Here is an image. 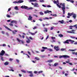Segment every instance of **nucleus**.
I'll return each instance as SVG.
<instances>
[{
  "label": "nucleus",
  "mask_w": 77,
  "mask_h": 77,
  "mask_svg": "<svg viewBox=\"0 0 77 77\" xmlns=\"http://www.w3.org/2000/svg\"><path fill=\"white\" fill-rule=\"evenodd\" d=\"M10 69H8L9 71H12L13 72H14V70H13L12 69H13V68L11 67H10Z\"/></svg>",
  "instance_id": "aec40b11"
},
{
  "label": "nucleus",
  "mask_w": 77,
  "mask_h": 77,
  "mask_svg": "<svg viewBox=\"0 0 77 77\" xmlns=\"http://www.w3.org/2000/svg\"><path fill=\"white\" fill-rule=\"evenodd\" d=\"M2 34H5V32H4L3 31H2Z\"/></svg>",
  "instance_id": "338daca9"
},
{
  "label": "nucleus",
  "mask_w": 77,
  "mask_h": 77,
  "mask_svg": "<svg viewBox=\"0 0 77 77\" xmlns=\"http://www.w3.org/2000/svg\"><path fill=\"white\" fill-rule=\"evenodd\" d=\"M54 66H57V65H58V63H55L54 65Z\"/></svg>",
  "instance_id": "c9c22d12"
},
{
  "label": "nucleus",
  "mask_w": 77,
  "mask_h": 77,
  "mask_svg": "<svg viewBox=\"0 0 77 77\" xmlns=\"http://www.w3.org/2000/svg\"><path fill=\"white\" fill-rule=\"evenodd\" d=\"M54 50H55L56 51H59L60 49H59V47L58 46H54Z\"/></svg>",
  "instance_id": "20e7f679"
},
{
  "label": "nucleus",
  "mask_w": 77,
  "mask_h": 77,
  "mask_svg": "<svg viewBox=\"0 0 77 77\" xmlns=\"http://www.w3.org/2000/svg\"><path fill=\"white\" fill-rule=\"evenodd\" d=\"M15 9V10H18V7L16 6L14 8Z\"/></svg>",
  "instance_id": "2f4dec72"
},
{
  "label": "nucleus",
  "mask_w": 77,
  "mask_h": 77,
  "mask_svg": "<svg viewBox=\"0 0 77 77\" xmlns=\"http://www.w3.org/2000/svg\"><path fill=\"white\" fill-rule=\"evenodd\" d=\"M42 49H48V48H47V47H42Z\"/></svg>",
  "instance_id": "c756f323"
},
{
  "label": "nucleus",
  "mask_w": 77,
  "mask_h": 77,
  "mask_svg": "<svg viewBox=\"0 0 77 77\" xmlns=\"http://www.w3.org/2000/svg\"><path fill=\"white\" fill-rule=\"evenodd\" d=\"M71 38H73L74 39H75V38H75V37L74 36H73V37H72V36H71L70 37Z\"/></svg>",
  "instance_id": "3c124183"
},
{
  "label": "nucleus",
  "mask_w": 77,
  "mask_h": 77,
  "mask_svg": "<svg viewBox=\"0 0 77 77\" xmlns=\"http://www.w3.org/2000/svg\"><path fill=\"white\" fill-rule=\"evenodd\" d=\"M37 29V26H34V27L33 28V29L35 30V29Z\"/></svg>",
  "instance_id": "a19ab883"
},
{
  "label": "nucleus",
  "mask_w": 77,
  "mask_h": 77,
  "mask_svg": "<svg viewBox=\"0 0 77 77\" xmlns=\"http://www.w3.org/2000/svg\"><path fill=\"white\" fill-rule=\"evenodd\" d=\"M54 26H53V27H51V30H53V29H54Z\"/></svg>",
  "instance_id": "f704fd0d"
},
{
  "label": "nucleus",
  "mask_w": 77,
  "mask_h": 77,
  "mask_svg": "<svg viewBox=\"0 0 77 77\" xmlns=\"http://www.w3.org/2000/svg\"><path fill=\"white\" fill-rule=\"evenodd\" d=\"M75 70V68H74L73 69H72V70H71V71H74Z\"/></svg>",
  "instance_id": "e2e57ef3"
},
{
  "label": "nucleus",
  "mask_w": 77,
  "mask_h": 77,
  "mask_svg": "<svg viewBox=\"0 0 77 77\" xmlns=\"http://www.w3.org/2000/svg\"><path fill=\"white\" fill-rule=\"evenodd\" d=\"M69 29H72V27H73V26H69Z\"/></svg>",
  "instance_id": "bb28decb"
},
{
  "label": "nucleus",
  "mask_w": 77,
  "mask_h": 77,
  "mask_svg": "<svg viewBox=\"0 0 77 77\" xmlns=\"http://www.w3.org/2000/svg\"><path fill=\"white\" fill-rule=\"evenodd\" d=\"M31 35H35V33H31Z\"/></svg>",
  "instance_id": "774afa93"
},
{
  "label": "nucleus",
  "mask_w": 77,
  "mask_h": 77,
  "mask_svg": "<svg viewBox=\"0 0 77 77\" xmlns=\"http://www.w3.org/2000/svg\"><path fill=\"white\" fill-rule=\"evenodd\" d=\"M40 14L42 15H44V13L42 12H40Z\"/></svg>",
  "instance_id": "de8ad7c7"
},
{
  "label": "nucleus",
  "mask_w": 77,
  "mask_h": 77,
  "mask_svg": "<svg viewBox=\"0 0 77 77\" xmlns=\"http://www.w3.org/2000/svg\"><path fill=\"white\" fill-rule=\"evenodd\" d=\"M68 33H74V32H72L71 31H68Z\"/></svg>",
  "instance_id": "37998d69"
},
{
  "label": "nucleus",
  "mask_w": 77,
  "mask_h": 77,
  "mask_svg": "<svg viewBox=\"0 0 77 77\" xmlns=\"http://www.w3.org/2000/svg\"><path fill=\"white\" fill-rule=\"evenodd\" d=\"M52 16L53 17H57V15L56 14H54V15H53Z\"/></svg>",
  "instance_id": "79ce46f5"
},
{
  "label": "nucleus",
  "mask_w": 77,
  "mask_h": 77,
  "mask_svg": "<svg viewBox=\"0 0 77 77\" xmlns=\"http://www.w3.org/2000/svg\"><path fill=\"white\" fill-rule=\"evenodd\" d=\"M62 57H64V58H69V56L66 55H63V56H61L59 57V58L61 59Z\"/></svg>",
  "instance_id": "7ed1b4c3"
},
{
  "label": "nucleus",
  "mask_w": 77,
  "mask_h": 77,
  "mask_svg": "<svg viewBox=\"0 0 77 77\" xmlns=\"http://www.w3.org/2000/svg\"><path fill=\"white\" fill-rule=\"evenodd\" d=\"M9 25L10 26H13V24H12V23H10Z\"/></svg>",
  "instance_id": "8fccbe9b"
},
{
  "label": "nucleus",
  "mask_w": 77,
  "mask_h": 77,
  "mask_svg": "<svg viewBox=\"0 0 77 77\" xmlns=\"http://www.w3.org/2000/svg\"><path fill=\"white\" fill-rule=\"evenodd\" d=\"M47 50H48L49 51H53V49L50 48H49L47 49Z\"/></svg>",
  "instance_id": "393cba45"
},
{
  "label": "nucleus",
  "mask_w": 77,
  "mask_h": 77,
  "mask_svg": "<svg viewBox=\"0 0 77 77\" xmlns=\"http://www.w3.org/2000/svg\"><path fill=\"white\" fill-rule=\"evenodd\" d=\"M29 18L28 19V20H32V18L33 17H32L29 16Z\"/></svg>",
  "instance_id": "a211bd4d"
},
{
  "label": "nucleus",
  "mask_w": 77,
  "mask_h": 77,
  "mask_svg": "<svg viewBox=\"0 0 77 77\" xmlns=\"http://www.w3.org/2000/svg\"><path fill=\"white\" fill-rule=\"evenodd\" d=\"M29 2H36V0H29Z\"/></svg>",
  "instance_id": "5701e85b"
},
{
  "label": "nucleus",
  "mask_w": 77,
  "mask_h": 77,
  "mask_svg": "<svg viewBox=\"0 0 77 77\" xmlns=\"http://www.w3.org/2000/svg\"><path fill=\"white\" fill-rule=\"evenodd\" d=\"M50 12L51 13L52 12L51 11H49V10H48L46 11H45V14H47V13H50Z\"/></svg>",
  "instance_id": "ddd939ff"
},
{
  "label": "nucleus",
  "mask_w": 77,
  "mask_h": 77,
  "mask_svg": "<svg viewBox=\"0 0 77 77\" xmlns=\"http://www.w3.org/2000/svg\"><path fill=\"white\" fill-rule=\"evenodd\" d=\"M35 59L36 60H40L39 58L37 57H35Z\"/></svg>",
  "instance_id": "cd10ccee"
},
{
  "label": "nucleus",
  "mask_w": 77,
  "mask_h": 77,
  "mask_svg": "<svg viewBox=\"0 0 77 77\" xmlns=\"http://www.w3.org/2000/svg\"><path fill=\"white\" fill-rule=\"evenodd\" d=\"M44 29H45V30H44V31H45L46 32H47V28H44Z\"/></svg>",
  "instance_id": "7c9ffc66"
},
{
  "label": "nucleus",
  "mask_w": 77,
  "mask_h": 77,
  "mask_svg": "<svg viewBox=\"0 0 77 77\" xmlns=\"http://www.w3.org/2000/svg\"><path fill=\"white\" fill-rule=\"evenodd\" d=\"M77 25H74L73 26V27H75V28H76V27H77Z\"/></svg>",
  "instance_id": "680f3d73"
},
{
  "label": "nucleus",
  "mask_w": 77,
  "mask_h": 77,
  "mask_svg": "<svg viewBox=\"0 0 77 77\" xmlns=\"http://www.w3.org/2000/svg\"><path fill=\"white\" fill-rule=\"evenodd\" d=\"M52 39H56V38L54 37H51Z\"/></svg>",
  "instance_id": "e433bc0d"
},
{
  "label": "nucleus",
  "mask_w": 77,
  "mask_h": 77,
  "mask_svg": "<svg viewBox=\"0 0 77 77\" xmlns=\"http://www.w3.org/2000/svg\"><path fill=\"white\" fill-rule=\"evenodd\" d=\"M42 57V58H43L44 57H45V55H43L41 56Z\"/></svg>",
  "instance_id": "4d7b16f0"
},
{
  "label": "nucleus",
  "mask_w": 77,
  "mask_h": 77,
  "mask_svg": "<svg viewBox=\"0 0 77 77\" xmlns=\"http://www.w3.org/2000/svg\"><path fill=\"white\" fill-rule=\"evenodd\" d=\"M17 3H23L24 2V1L23 0H19L18 1H17Z\"/></svg>",
  "instance_id": "2eb2a0df"
},
{
  "label": "nucleus",
  "mask_w": 77,
  "mask_h": 77,
  "mask_svg": "<svg viewBox=\"0 0 77 77\" xmlns=\"http://www.w3.org/2000/svg\"><path fill=\"white\" fill-rule=\"evenodd\" d=\"M43 72V71H40L38 72V73L40 74L41 73H42Z\"/></svg>",
  "instance_id": "473e14b6"
},
{
  "label": "nucleus",
  "mask_w": 77,
  "mask_h": 77,
  "mask_svg": "<svg viewBox=\"0 0 77 77\" xmlns=\"http://www.w3.org/2000/svg\"><path fill=\"white\" fill-rule=\"evenodd\" d=\"M21 8L22 9H28V7L26 6H25V5H22L21 7Z\"/></svg>",
  "instance_id": "0eeeda50"
},
{
  "label": "nucleus",
  "mask_w": 77,
  "mask_h": 77,
  "mask_svg": "<svg viewBox=\"0 0 77 77\" xmlns=\"http://www.w3.org/2000/svg\"><path fill=\"white\" fill-rule=\"evenodd\" d=\"M29 38L31 40H33V38H32V37H29Z\"/></svg>",
  "instance_id": "c03bdc74"
},
{
  "label": "nucleus",
  "mask_w": 77,
  "mask_h": 77,
  "mask_svg": "<svg viewBox=\"0 0 77 77\" xmlns=\"http://www.w3.org/2000/svg\"><path fill=\"white\" fill-rule=\"evenodd\" d=\"M68 16L71 17V16H72V15H73V13H68Z\"/></svg>",
  "instance_id": "f8f14e48"
},
{
  "label": "nucleus",
  "mask_w": 77,
  "mask_h": 77,
  "mask_svg": "<svg viewBox=\"0 0 77 77\" xmlns=\"http://www.w3.org/2000/svg\"><path fill=\"white\" fill-rule=\"evenodd\" d=\"M74 44H75V45H77V42H75V43H74Z\"/></svg>",
  "instance_id": "0e129e2a"
},
{
  "label": "nucleus",
  "mask_w": 77,
  "mask_h": 77,
  "mask_svg": "<svg viewBox=\"0 0 77 77\" xmlns=\"http://www.w3.org/2000/svg\"><path fill=\"white\" fill-rule=\"evenodd\" d=\"M9 64V63L8 62H5L4 63L5 65H8Z\"/></svg>",
  "instance_id": "4be33fe9"
},
{
  "label": "nucleus",
  "mask_w": 77,
  "mask_h": 77,
  "mask_svg": "<svg viewBox=\"0 0 77 77\" xmlns=\"http://www.w3.org/2000/svg\"><path fill=\"white\" fill-rule=\"evenodd\" d=\"M39 2H41V3H44V0H40Z\"/></svg>",
  "instance_id": "c85d7f7f"
},
{
  "label": "nucleus",
  "mask_w": 77,
  "mask_h": 77,
  "mask_svg": "<svg viewBox=\"0 0 77 77\" xmlns=\"http://www.w3.org/2000/svg\"><path fill=\"white\" fill-rule=\"evenodd\" d=\"M67 2H70L71 3H73L74 1L72 0H66Z\"/></svg>",
  "instance_id": "6ab92c4d"
},
{
  "label": "nucleus",
  "mask_w": 77,
  "mask_h": 77,
  "mask_svg": "<svg viewBox=\"0 0 77 77\" xmlns=\"http://www.w3.org/2000/svg\"><path fill=\"white\" fill-rule=\"evenodd\" d=\"M59 37H60V38H61L62 37H63V35L62 34H59Z\"/></svg>",
  "instance_id": "b1692460"
},
{
  "label": "nucleus",
  "mask_w": 77,
  "mask_h": 77,
  "mask_svg": "<svg viewBox=\"0 0 77 77\" xmlns=\"http://www.w3.org/2000/svg\"><path fill=\"white\" fill-rule=\"evenodd\" d=\"M28 53L29 54V55H31V54H30V53L29 51H28Z\"/></svg>",
  "instance_id": "bf43d9fd"
},
{
  "label": "nucleus",
  "mask_w": 77,
  "mask_h": 77,
  "mask_svg": "<svg viewBox=\"0 0 77 77\" xmlns=\"http://www.w3.org/2000/svg\"><path fill=\"white\" fill-rule=\"evenodd\" d=\"M9 60L10 61H12V60H13V59H12V58H10Z\"/></svg>",
  "instance_id": "052dcab7"
},
{
  "label": "nucleus",
  "mask_w": 77,
  "mask_h": 77,
  "mask_svg": "<svg viewBox=\"0 0 77 77\" xmlns=\"http://www.w3.org/2000/svg\"><path fill=\"white\" fill-rule=\"evenodd\" d=\"M27 72L29 74H30L29 75V76L30 77H33V75L32 74V71H28Z\"/></svg>",
  "instance_id": "423d86ee"
},
{
  "label": "nucleus",
  "mask_w": 77,
  "mask_h": 77,
  "mask_svg": "<svg viewBox=\"0 0 77 77\" xmlns=\"http://www.w3.org/2000/svg\"><path fill=\"white\" fill-rule=\"evenodd\" d=\"M7 17L8 18H11V16L9 15H7Z\"/></svg>",
  "instance_id": "ea45409f"
},
{
  "label": "nucleus",
  "mask_w": 77,
  "mask_h": 77,
  "mask_svg": "<svg viewBox=\"0 0 77 77\" xmlns=\"http://www.w3.org/2000/svg\"><path fill=\"white\" fill-rule=\"evenodd\" d=\"M49 37V35H47V37L46 38V39L47 40V39Z\"/></svg>",
  "instance_id": "6e6d98bb"
},
{
  "label": "nucleus",
  "mask_w": 77,
  "mask_h": 77,
  "mask_svg": "<svg viewBox=\"0 0 77 77\" xmlns=\"http://www.w3.org/2000/svg\"><path fill=\"white\" fill-rule=\"evenodd\" d=\"M27 40L26 41V42L27 44H30V42H31V40H30L29 39V38H27Z\"/></svg>",
  "instance_id": "9d476101"
},
{
  "label": "nucleus",
  "mask_w": 77,
  "mask_h": 77,
  "mask_svg": "<svg viewBox=\"0 0 77 77\" xmlns=\"http://www.w3.org/2000/svg\"><path fill=\"white\" fill-rule=\"evenodd\" d=\"M4 26L6 29H7L8 30H10V31H12V32L13 34H14V35H15V34H16V32H17V31L16 30H14L12 31L11 29H10L8 27H7L6 26Z\"/></svg>",
  "instance_id": "f03ea898"
},
{
  "label": "nucleus",
  "mask_w": 77,
  "mask_h": 77,
  "mask_svg": "<svg viewBox=\"0 0 77 77\" xmlns=\"http://www.w3.org/2000/svg\"><path fill=\"white\" fill-rule=\"evenodd\" d=\"M6 35L7 36H9V34L7 32L6 33Z\"/></svg>",
  "instance_id": "69168bd1"
},
{
  "label": "nucleus",
  "mask_w": 77,
  "mask_h": 77,
  "mask_svg": "<svg viewBox=\"0 0 77 77\" xmlns=\"http://www.w3.org/2000/svg\"><path fill=\"white\" fill-rule=\"evenodd\" d=\"M47 8H51V5H48L47 6Z\"/></svg>",
  "instance_id": "49530a36"
},
{
  "label": "nucleus",
  "mask_w": 77,
  "mask_h": 77,
  "mask_svg": "<svg viewBox=\"0 0 77 77\" xmlns=\"http://www.w3.org/2000/svg\"><path fill=\"white\" fill-rule=\"evenodd\" d=\"M34 74H37V73H38V72H37L36 71H35L34 72Z\"/></svg>",
  "instance_id": "864d4df0"
},
{
  "label": "nucleus",
  "mask_w": 77,
  "mask_h": 77,
  "mask_svg": "<svg viewBox=\"0 0 77 77\" xmlns=\"http://www.w3.org/2000/svg\"><path fill=\"white\" fill-rule=\"evenodd\" d=\"M17 40L19 42H21V40H20L18 38H17Z\"/></svg>",
  "instance_id": "72a5a7b5"
},
{
  "label": "nucleus",
  "mask_w": 77,
  "mask_h": 77,
  "mask_svg": "<svg viewBox=\"0 0 77 77\" xmlns=\"http://www.w3.org/2000/svg\"><path fill=\"white\" fill-rule=\"evenodd\" d=\"M69 23H72V20H70L69 21Z\"/></svg>",
  "instance_id": "5fc2aeb1"
},
{
  "label": "nucleus",
  "mask_w": 77,
  "mask_h": 77,
  "mask_svg": "<svg viewBox=\"0 0 77 77\" xmlns=\"http://www.w3.org/2000/svg\"><path fill=\"white\" fill-rule=\"evenodd\" d=\"M58 22L59 23H60L61 24H63L64 23L63 22H64V21H63V20H62L61 21L60 20V21H59Z\"/></svg>",
  "instance_id": "412c9836"
},
{
  "label": "nucleus",
  "mask_w": 77,
  "mask_h": 77,
  "mask_svg": "<svg viewBox=\"0 0 77 77\" xmlns=\"http://www.w3.org/2000/svg\"><path fill=\"white\" fill-rule=\"evenodd\" d=\"M53 62V60H48L46 62H49V63H51Z\"/></svg>",
  "instance_id": "f3484780"
},
{
  "label": "nucleus",
  "mask_w": 77,
  "mask_h": 77,
  "mask_svg": "<svg viewBox=\"0 0 77 77\" xmlns=\"http://www.w3.org/2000/svg\"><path fill=\"white\" fill-rule=\"evenodd\" d=\"M69 39L67 40L66 41H64L63 42L64 44H69Z\"/></svg>",
  "instance_id": "1a4fd4ad"
},
{
  "label": "nucleus",
  "mask_w": 77,
  "mask_h": 77,
  "mask_svg": "<svg viewBox=\"0 0 77 77\" xmlns=\"http://www.w3.org/2000/svg\"><path fill=\"white\" fill-rule=\"evenodd\" d=\"M72 17L74 18V19H75L76 18V14H75L73 13Z\"/></svg>",
  "instance_id": "dca6fc26"
},
{
  "label": "nucleus",
  "mask_w": 77,
  "mask_h": 77,
  "mask_svg": "<svg viewBox=\"0 0 77 77\" xmlns=\"http://www.w3.org/2000/svg\"><path fill=\"white\" fill-rule=\"evenodd\" d=\"M0 57H1V59L2 60V61H4V59H3V57L1 56H0Z\"/></svg>",
  "instance_id": "a878e982"
},
{
  "label": "nucleus",
  "mask_w": 77,
  "mask_h": 77,
  "mask_svg": "<svg viewBox=\"0 0 77 77\" xmlns=\"http://www.w3.org/2000/svg\"><path fill=\"white\" fill-rule=\"evenodd\" d=\"M38 20H39V21H42V19L41 18L39 19H38Z\"/></svg>",
  "instance_id": "13d9d810"
},
{
  "label": "nucleus",
  "mask_w": 77,
  "mask_h": 77,
  "mask_svg": "<svg viewBox=\"0 0 77 77\" xmlns=\"http://www.w3.org/2000/svg\"><path fill=\"white\" fill-rule=\"evenodd\" d=\"M54 3V4H57V5L58 7L59 8H62V10H63V14H65V3H60V5H59V1L57 0V1H56L55 0H54L53 2ZM58 3V4H57ZM60 6H63V7H61Z\"/></svg>",
  "instance_id": "f257e3e1"
},
{
  "label": "nucleus",
  "mask_w": 77,
  "mask_h": 77,
  "mask_svg": "<svg viewBox=\"0 0 77 77\" xmlns=\"http://www.w3.org/2000/svg\"><path fill=\"white\" fill-rule=\"evenodd\" d=\"M21 71L22 72H23V73H26V72L25 70H21Z\"/></svg>",
  "instance_id": "4c0bfd02"
},
{
  "label": "nucleus",
  "mask_w": 77,
  "mask_h": 77,
  "mask_svg": "<svg viewBox=\"0 0 77 77\" xmlns=\"http://www.w3.org/2000/svg\"><path fill=\"white\" fill-rule=\"evenodd\" d=\"M5 54V51L3 50H2L1 52L0 53V56H3Z\"/></svg>",
  "instance_id": "39448f33"
},
{
  "label": "nucleus",
  "mask_w": 77,
  "mask_h": 77,
  "mask_svg": "<svg viewBox=\"0 0 77 77\" xmlns=\"http://www.w3.org/2000/svg\"><path fill=\"white\" fill-rule=\"evenodd\" d=\"M34 7H36L37 8H38V7H39V5H38V4L37 3H35L34 4Z\"/></svg>",
  "instance_id": "9b49d317"
},
{
  "label": "nucleus",
  "mask_w": 77,
  "mask_h": 77,
  "mask_svg": "<svg viewBox=\"0 0 77 77\" xmlns=\"http://www.w3.org/2000/svg\"><path fill=\"white\" fill-rule=\"evenodd\" d=\"M69 42H70L71 44H73L74 42H75V41L74 40H72L71 39H69Z\"/></svg>",
  "instance_id": "4468645a"
},
{
  "label": "nucleus",
  "mask_w": 77,
  "mask_h": 77,
  "mask_svg": "<svg viewBox=\"0 0 77 77\" xmlns=\"http://www.w3.org/2000/svg\"><path fill=\"white\" fill-rule=\"evenodd\" d=\"M33 9V8L31 7L29 8H28L27 10H29L30 9Z\"/></svg>",
  "instance_id": "a18cd8bd"
},
{
  "label": "nucleus",
  "mask_w": 77,
  "mask_h": 77,
  "mask_svg": "<svg viewBox=\"0 0 77 77\" xmlns=\"http://www.w3.org/2000/svg\"><path fill=\"white\" fill-rule=\"evenodd\" d=\"M65 50V49L62 48L60 50L61 51H64Z\"/></svg>",
  "instance_id": "58836bf2"
},
{
  "label": "nucleus",
  "mask_w": 77,
  "mask_h": 77,
  "mask_svg": "<svg viewBox=\"0 0 77 77\" xmlns=\"http://www.w3.org/2000/svg\"><path fill=\"white\" fill-rule=\"evenodd\" d=\"M13 3H18V1H14Z\"/></svg>",
  "instance_id": "09e8293b"
},
{
  "label": "nucleus",
  "mask_w": 77,
  "mask_h": 77,
  "mask_svg": "<svg viewBox=\"0 0 77 77\" xmlns=\"http://www.w3.org/2000/svg\"><path fill=\"white\" fill-rule=\"evenodd\" d=\"M44 51H45V50L44 49H43L41 50V52H44Z\"/></svg>",
  "instance_id": "603ef678"
},
{
  "label": "nucleus",
  "mask_w": 77,
  "mask_h": 77,
  "mask_svg": "<svg viewBox=\"0 0 77 77\" xmlns=\"http://www.w3.org/2000/svg\"><path fill=\"white\" fill-rule=\"evenodd\" d=\"M11 23L13 24V23H15V24H17V21L16 20H13L11 22Z\"/></svg>",
  "instance_id": "6e6552de"
}]
</instances>
